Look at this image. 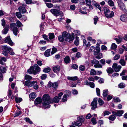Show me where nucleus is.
Instances as JSON below:
<instances>
[{"instance_id": "nucleus-45", "label": "nucleus", "mask_w": 127, "mask_h": 127, "mask_svg": "<svg viewBox=\"0 0 127 127\" xmlns=\"http://www.w3.org/2000/svg\"><path fill=\"white\" fill-rule=\"evenodd\" d=\"M25 78L26 80H31L32 77L29 75L26 74L25 76Z\"/></svg>"}, {"instance_id": "nucleus-25", "label": "nucleus", "mask_w": 127, "mask_h": 127, "mask_svg": "<svg viewBox=\"0 0 127 127\" xmlns=\"http://www.w3.org/2000/svg\"><path fill=\"white\" fill-rule=\"evenodd\" d=\"M48 36L49 40H51L54 38L55 36L54 33H49L48 34Z\"/></svg>"}, {"instance_id": "nucleus-64", "label": "nucleus", "mask_w": 127, "mask_h": 127, "mask_svg": "<svg viewBox=\"0 0 127 127\" xmlns=\"http://www.w3.org/2000/svg\"><path fill=\"white\" fill-rule=\"evenodd\" d=\"M1 22L2 26L3 27H4L6 24V22L5 20L4 19L1 20Z\"/></svg>"}, {"instance_id": "nucleus-1", "label": "nucleus", "mask_w": 127, "mask_h": 127, "mask_svg": "<svg viewBox=\"0 0 127 127\" xmlns=\"http://www.w3.org/2000/svg\"><path fill=\"white\" fill-rule=\"evenodd\" d=\"M43 102L42 103V106L43 108L45 109L46 108H50V103H52L51 100H50V98L49 95L47 94L44 95L43 97Z\"/></svg>"}, {"instance_id": "nucleus-7", "label": "nucleus", "mask_w": 127, "mask_h": 127, "mask_svg": "<svg viewBox=\"0 0 127 127\" xmlns=\"http://www.w3.org/2000/svg\"><path fill=\"white\" fill-rule=\"evenodd\" d=\"M118 3L119 6L121 9L127 14V11L126 9V7L122 1L121 0H118Z\"/></svg>"}, {"instance_id": "nucleus-4", "label": "nucleus", "mask_w": 127, "mask_h": 127, "mask_svg": "<svg viewBox=\"0 0 127 127\" xmlns=\"http://www.w3.org/2000/svg\"><path fill=\"white\" fill-rule=\"evenodd\" d=\"M103 10L105 16L107 18H111L113 16L114 14L113 11L110 12L109 9L106 7H104Z\"/></svg>"}, {"instance_id": "nucleus-29", "label": "nucleus", "mask_w": 127, "mask_h": 127, "mask_svg": "<svg viewBox=\"0 0 127 127\" xmlns=\"http://www.w3.org/2000/svg\"><path fill=\"white\" fill-rule=\"evenodd\" d=\"M36 94L34 92H32L29 95V97L30 98H34L36 97Z\"/></svg>"}, {"instance_id": "nucleus-42", "label": "nucleus", "mask_w": 127, "mask_h": 127, "mask_svg": "<svg viewBox=\"0 0 127 127\" xmlns=\"http://www.w3.org/2000/svg\"><path fill=\"white\" fill-rule=\"evenodd\" d=\"M118 86L120 88H124L125 87V84L123 83H121L119 84Z\"/></svg>"}, {"instance_id": "nucleus-16", "label": "nucleus", "mask_w": 127, "mask_h": 127, "mask_svg": "<svg viewBox=\"0 0 127 127\" xmlns=\"http://www.w3.org/2000/svg\"><path fill=\"white\" fill-rule=\"evenodd\" d=\"M120 20L122 22H127V15L125 14L122 15L120 17Z\"/></svg>"}, {"instance_id": "nucleus-30", "label": "nucleus", "mask_w": 127, "mask_h": 127, "mask_svg": "<svg viewBox=\"0 0 127 127\" xmlns=\"http://www.w3.org/2000/svg\"><path fill=\"white\" fill-rule=\"evenodd\" d=\"M108 90L107 89L103 91V95L104 97H106L108 95Z\"/></svg>"}, {"instance_id": "nucleus-27", "label": "nucleus", "mask_w": 127, "mask_h": 127, "mask_svg": "<svg viewBox=\"0 0 127 127\" xmlns=\"http://www.w3.org/2000/svg\"><path fill=\"white\" fill-rule=\"evenodd\" d=\"M119 63L122 66H125L126 64V62L124 59H120Z\"/></svg>"}, {"instance_id": "nucleus-59", "label": "nucleus", "mask_w": 127, "mask_h": 127, "mask_svg": "<svg viewBox=\"0 0 127 127\" xmlns=\"http://www.w3.org/2000/svg\"><path fill=\"white\" fill-rule=\"evenodd\" d=\"M96 91L97 95L98 96H99L100 93V89L98 88H96Z\"/></svg>"}, {"instance_id": "nucleus-15", "label": "nucleus", "mask_w": 127, "mask_h": 127, "mask_svg": "<svg viewBox=\"0 0 127 127\" xmlns=\"http://www.w3.org/2000/svg\"><path fill=\"white\" fill-rule=\"evenodd\" d=\"M84 120V119L81 118H80L79 120L76 122L75 123V125L78 127L82 125V122H83Z\"/></svg>"}, {"instance_id": "nucleus-5", "label": "nucleus", "mask_w": 127, "mask_h": 127, "mask_svg": "<svg viewBox=\"0 0 127 127\" xmlns=\"http://www.w3.org/2000/svg\"><path fill=\"white\" fill-rule=\"evenodd\" d=\"M10 27L13 31L14 35H17L19 32L18 31V28L16 27V24L14 23H10Z\"/></svg>"}, {"instance_id": "nucleus-17", "label": "nucleus", "mask_w": 127, "mask_h": 127, "mask_svg": "<svg viewBox=\"0 0 127 127\" xmlns=\"http://www.w3.org/2000/svg\"><path fill=\"white\" fill-rule=\"evenodd\" d=\"M9 26L8 25H6L5 26L2 32L3 34H6L7 33L9 30Z\"/></svg>"}, {"instance_id": "nucleus-43", "label": "nucleus", "mask_w": 127, "mask_h": 127, "mask_svg": "<svg viewBox=\"0 0 127 127\" xmlns=\"http://www.w3.org/2000/svg\"><path fill=\"white\" fill-rule=\"evenodd\" d=\"M16 24L17 26L19 28L20 27L22 26H23V25H22L21 22L19 20L17 21Z\"/></svg>"}, {"instance_id": "nucleus-60", "label": "nucleus", "mask_w": 127, "mask_h": 127, "mask_svg": "<svg viewBox=\"0 0 127 127\" xmlns=\"http://www.w3.org/2000/svg\"><path fill=\"white\" fill-rule=\"evenodd\" d=\"M86 2L87 5H90L91 4V0H85Z\"/></svg>"}, {"instance_id": "nucleus-14", "label": "nucleus", "mask_w": 127, "mask_h": 127, "mask_svg": "<svg viewBox=\"0 0 127 127\" xmlns=\"http://www.w3.org/2000/svg\"><path fill=\"white\" fill-rule=\"evenodd\" d=\"M48 86L50 87H53L54 88H56L58 87V83L57 82H55L52 83L51 82H49L48 84Z\"/></svg>"}, {"instance_id": "nucleus-53", "label": "nucleus", "mask_w": 127, "mask_h": 127, "mask_svg": "<svg viewBox=\"0 0 127 127\" xmlns=\"http://www.w3.org/2000/svg\"><path fill=\"white\" fill-rule=\"evenodd\" d=\"M45 4L48 8H51L53 7V4L50 2L46 3Z\"/></svg>"}, {"instance_id": "nucleus-26", "label": "nucleus", "mask_w": 127, "mask_h": 127, "mask_svg": "<svg viewBox=\"0 0 127 127\" xmlns=\"http://www.w3.org/2000/svg\"><path fill=\"white\" fill-rule=\"evenodd\" d=\"M70 59L69 56H66L64 58V61L66 64H67L70 63Z\"/></svg>"}, {"instance_id": "nucleus-20", "label": "nucleus", "mask_w": 127, "mask_h": 127, "mask_svg": "<svg viewBox=\"0 0 127 127\" xmlns=\"http://www.w3.org/2000/svg\"><path fill=\"white\" fill-rule=\"evenodd\" d=\"M60 67L59 65H57L54 67L53 68V70L55 73L59 72L60 70Z\"/></svg>"}, {"instance_id": "nucleus-22", "label": "nucleus", "mask_w": 127, "mask_h": 127, "mask_svg": "<svg viewBox=\"0 0 127 127\" xmlns=\"http://www.w3.org/2000/svg\"><path fill=\"white\" fill-rule=\"evenodd\" d=\"M51 51L50 49H47L45 51L44 55L46 57H48L50 55V52Z\"/></svg>"}, {"instance_id": "nucleus-49", "label": "nucleus", "mask_w": 127, "mask_h": 127, "mask_svg": "<svg viewBox=\"0 0 127 127\" xmlns=\"http://www.w3.org/2000/svg\"><path fill=\"white\" fill-rule=\"evenodd\" d=\"M100 62L102 66L104 65L105 64V61L104 59H103L100 60Z\"/></svg>"}, {"instance_id": "nucleus-18", "label": "nucleus", "mask_w": 127, "mask_h": 127, "mask_svg": "<svg viewBox=\"0 0 127 127\" xmlns=\"http://www.w3.org/2000/svg\"><path fill=\"white\" fill-rule=\"evenodd\" d=\"M74 39V37L70 35L68 36L67 37V36L66 37L65 41H68L69 42H71Z\"/></svg>"}, {"instance_id": "nucleus-10", "label": "nucleus", "mask_w": 127, "mask_h": 127, "mask_svg": "<svg viewBox=\"0 0 127 127\" xmlns=\"http://www.w3.org/2000/svg\"><path fill=\"white\" fill-rule=\"evenodd\" d=\"M112 113L113 114L116 116L120 117L122 116V115L123 114L124 111L123 110H116L115 111H112Z\"/></svg>"}, {"instance_id": "nucleus-38", "label": "nucleus", "mask_w": 127, "mask_h": 127, "mask_svg": "<svg viewBox=\"0 0 127 127\" xmlns=\"http://www.w3.org/2000/svg\"><path fill=\"white\" fill-rule=\"evenodd\" d=\"M24 120H25L26 122H28L30 124H33L32 122L28 118L26 117L25 118Z\"/></svg>"}, {"instance_id": "nucleus-9", "label": "nucleus", "mask_w": 127, "mask_h": 127, "mask_svg": "<svg viewBox=\"0 0 127 127\" xmlns=\"http://www.w3.org/2000/svg\"><path fill=\"white\" fill-rule=\"evenodd\" d=\"M97 98H95L93 101L91 103V105L92 106V109L93 110H94L97 108Z\"/></svg>"}, {"instance_id": "nucleus-34", "label": "nucleus", "mask_w": 127, "mask_h": 127, "mask_svg": "<svg viewBox=\"0 0 127 127\" xmlns=\"http://www.w3.org/2000/svg\"><path fill=\"white\" fill-rule=\"evenodd\" d=\"M69 95L68 94H67V95H66L65 94L63 96V97L62 99V101L64 102L66 101L67 100V96H69Z\"/></svg>"}, {"instance_id": "nucleus-54", "label": "nucleus", "mask_w": 127, "mask_h": 127, "mask_svg": "<svg viewBox=\"0 0 127 127\" xmlns=\"http://www.w3.org/2000/svg\"><path fill=\"white\" fill-rule=\"evenodd\" d=\"M109 5L110 6H113L114 5V3L112 0H109L108 1Z\"/></svg>"}, {"instance_id": "nucleus-46", "label": "nucleus", "mask_w": 127, "mask_h": 127, "mask_svg": "<svg viewBox=\"0 0 127 127\" xmlns=\"http://www.w3.org/2000/svg\"><path fill=\"white\" fill-rule=\"evenodd\" d=\"M22 99L21 98H17L16 97H15V100L17 103L20 102L22 101Z\"/></svg>"}, {"instance_id": "nucleus-31", "label": "nucleus", "mask_w": 127, "mask_h": 127, "mask_svg": "<svg viewBox=\"0 0 127 127\" xmlns=\"http://www.w3.org/2000/svg\"><path fill=\"white\" fill-rule=\"evenodd\" d=\"M42 37L44 38L45 40H46L47 41L50 42L51 43H53V42L52 41H50L48 38V36H47L45 34H44L42 35Z\"/></svg>"}, {"instance_id": "nucleus-8", "label": "nucleus", "mask_w": 127, "mask_h": 127, "mask_svg": "<svg viewBox=\"0 0 127 127\" xmlns=\"http://www.w3.org/2000/svg\"><path fill=\"white\" fill-rule=\"evenodd\" d=\"M67 33L66 32H64L62 35H59L58 37L59 40L60 42H63L64 40L65 41Z\"/></svg>"}, {"instance_id": "nucleus-33", "label": "nucleus", "mask_w": 127, "mask_h": 127, "mask_svg": "<svg viewBox=\"0 0 127 127\" xmlns=\"http://www.w3.org/2000/svg\"><path fill=\"white\" fill-rule=\"evenodd\" d=\"M116 118V116L113 114L110 116L108 118V119L110 120L113 121L115 120Z\"/></svg>"}, {"instance_id": "nucleus-3", "label": "nucleus", "mask_w": 127, "mask_h": 127, "mask_svg": "<svg viewBox=\"0 0 127 127\" xmlns=\"http://www.w3.org/2000/svg\"><path fill=\"white\" fill-rule=\"evenodd\" d=\"M1 48L3 50L2 54L4 55L6 57H7L8 53L11 51H12V49L10 47L6 46H3L1 47Z\"/></svg>"}, {"instance_id": "nucleus-48", "label": "nucleus", "mask_w": 127, "mask_h": 127, "mask_svg": "<svg viewBox=\"0 0 127 127\" xmlns=\"http://www.w3.org/2000/svg\"><path fill=\"white\" fill-rule=\"evenodd\" d=\"M91 63L93 64H99V62L98 61L96 60L95 59H94L92 60Z\"/></svg>"}, {"instance_id": "nucleus-52", "label": "nucleus", "mask_w": 127, "mask_h": 127, "mask_svg": "<svg viewBox=\"0 0 127 127\" xmlns=\"http://www.w3.org/2000/svg\"><path fill=\"white\" fill-rule=\"evenodd\" d=\"M102 57V53H100L95 57V58L98 59H99Z\"/></svg>"}, {"instance_id": "nucleus-44", "label": "nucleus", "mask_w": 127, "mask_h": 127, "mask_svg": "<svg viewBox=\"0 0 127 127\" xmlns=\"http://www.w3.org/2000/svg\"><path fill=\"white\" fill-rule=\"evenodd\" d=\"M21 13L19 12H17L16 13V15L18 18H20L22 17V15Z\"/></svg>"}, {"instance_id": "nucleus-41", "label": "nucleus", "mask_w": 127, "mask_h": 127, "mask_svg": "<svg viewBox=\"0 0 127 127\" xmlns=\"http://www.w3.org/2000/svg\"><path fill=\"white\" fill-rule=\"evenodd\" d=\"M50 68L49 67H48L44 69L43 71L45 73H48L50 71Z\"/></svg>"}, {"instance_id": "nucleus-55", "label": "nucleus", "mask_w": 127, "mask_h": 127, "mask_svg": "<svg viewBox=\"0 0 127 127\" xmlns=\"http://www.w3.org/2000/svg\"><path fill=\"white\" fill-rule=\"evenodd\" d=\"M98 18L97 16L95 17L94 19V24L95 25H96L97 22L98 21Z\"/></svg>"}, {"instance_id": "nucleus-28", "label": "nucleus", "mask_w": 127, "mask_h": 127, "mask_svg": "<svg viewBox=\"0 0 127 127\" xmlns=\"http://www.w3.org/2000/svg\"><path fill=\"white\" fill-rule=\"evenodd\" d=\"M6 70V68L5 67L1 66L0 67V71L3 73H5Z\"/></svg>"}, {"instance_id": "nucleus-12", "label": "nucleus", "mask_w": 127, "mask_h": 127, "mask_svg": "<svg viewBox=\"0 0 127 127\" xmlns=\"http://www.w3.org/2000/svg\"><path fill=\"white\" fill-rule=\"evenodd\" d=\"M23 6H20L18 8V10L22 14H24L26 12V9L25 7L24 4H22Z\"/></svg>"}, {"instance_id": "nucleus-50", "label": "nucleus", "mask_w": 127, "mask_h": 127, "mask_svg": "<svg viewBox=\"0 0 127 127\" xmlns=\"http://www.w3.org/2000/svg\"><path fill=\"white\" fill-rule=\"evenodd\" d=\"M91 122L94 125L96 124L97 123L96 119L94 117L92 119Z\"/></svg>"}, {"instance_id": "nucleus-63", "label": "nucleus", "mask_w": 127, "mask_h": 127, "mask_svg": "<svg viewBox=\"0 0 127 127\" xmlns=\"http://www.w3.org/2000/svg\"><path fill=\"white\" fill-rule=\"evenodd\" d=\"M114 99L115 102H118L120 101V100L118 97H114Z\"/></svg>"}, {"instance_id": "nucleus-39", "label": "nucleus", "mask_w": 127, "mask_h": 127, "mask_svg": "<svg viewBox=\"0 0 127 127\" xmlns=\"http://www.w3.org/2000/svg\"><path fill=\"white\" fill-rule=\"evenodd\" d=\"M79 41V38L78 37H76V40H75L74 42V44L76 46L78 45Z\"/></svg>"}, {"instance_id": "nucleus-6", "label": "nucleus", "mask_w": 127, "mask_h": 127, "mask_svg": "<svg viewBox=\"0 0 127 127\" xmlns=\"http://www.w3.org/2000/svg\"><path fill=\"white\" fill-rule=\"evenodd\" d=\"M50 12L55 16H57L60 15L62 16L63 15V14L62 11L55 9H51Z\"/></svg>"}, {"instance_id": "nucleus-58", "label": "nucleus", "mask_w": 127, "mask_h": 127, "mask_svg": "<svg viewBox=\"0 0 127 127\" xmlns=\"http://www.w3.org/2000/svg\"><path fill=\"white\" fill-rule=\"evenodd\" d=\"M57 51V49L55 48H53L52 49V51L51 52L52 54H54Z\"/></svg>"}, {"instance_id": "nucleus-35", "label": "nucleus", "mask_w": 127, "mask_h": 127, "mask_svg": "<svg viewBox=\"0 0 127 127\" xmlns=\"http://www.w3.org/2000/svg\"><path fill=\"white\" fill-rule=\"evenodd\" d=\"M90 74L92 75H95L96 74L95 70L93 69H92L91 70Z\"/></svg>"}, {"instance_id": "nucleus-32", "label": "nucleus", "mask_w": 127, "mask_h": 127, "mask_svg": "<svg viewBox=\"0 0 127 127\" xmlns=\"http://www.w3.org/2000/svg\"><path fill=\"white\" fill-rule=\"evenodd\" d=\"M106 71L108 73L111 74L113 72L114 70L113 68L109 67L107 69Z\"/></svg>"}, {"instance_id": "nucleus-2", "label": "nucleus", "mask_w": 127, "mask_h": 127, "mask_svg": "<svg viewBox=\"0 0 127 127\" xmlns=\"http://www.w3.org/2000/svg\"><path fill=\"white\" fill-rule=\"evenodd\" d=\"M40 71V68L37 64H35L33 66H31L28 69L27 72L30 74H32L35 75Z\"/></svg>"}, {"instance_id": "nucleus-47", "label": "nucleus", "mask_w": 127, "mask_h": 127, "mask_svg": "<svg viewBox=\"0 0 127 127\" xmlns=\"http://www.w3.org/2000/svg\"><path fill=\"white\" fill-rule=\"evenodd\" d=\"M117 47V45L115 43H113L112 44L111 47V49H116Z\"/></svg>"}, {"instance_id": "nucleus-36", "label": "nucleus", "mask_w": 127, "mask_h": 127, "mask_svg": "<svg viewBox=\"0 0 127 127\" xmlns=\"http://www.w3.org/2000/svg\"><path fill=\"white\" fill-rule=\"evenodd\" d=\"M79 69L80 71H84L85 70L86 68L84 65H81L79 66Z\"/></svg>"}, {"instance_id": "nucleus-13", "label": "nucleus", "mask_w": 127, "mask_h": 127, "mask_svg": "<svg viewBox=\"0 0 127 127\" xmlns=\"http://www.w3.org/2000/svg\"><path fill=\"white\" fill-rule=\"evenodd\" d=\"M4 41L5 43H8L11 46L13 45L14 44L9 36L6 37Z\"/></svg>"}, {"instance_id": "nucleus-51", "label": "nucleus", "mask_w": 127, "mask_h": 127, "mask_svg": "<svg viewBox=\"0 0 127 127\" xmlns=\"http://www.w3.org/2000/svg\"><path fill=\"white\" fill-rule=\"evenodd\" d=\"M94 66L95 68H102V66L101 64H96L94 65Z\"/></svg>"}, {"instance_id": "nucleus-40", "label": "nucleus", "mask_w": 127, "mask_h": 127, "mask_svg": "<svg viewBox=\"0 0 127 127\" xmlns=\"http://www.w3.org/2000/svg\"><path fill=\"white\" fill-rule=\"evenodd\" d=\"M110 114V112L109 111L107 110H105L104 111L102 114L104 116H105L106 115H108Z\"/></svg>"}, {"instance_id": "nucleus-24", "label": "nucleus", "mask_w": 127, "mask_h": 127, "mask_svg": "<svg viewBox=\"0 0 127 127\" xmlns=\"http://www.w3.org/2000/svg\"><path fill=\"white\" fill-rule=\"evenodd\" d=\"M67 78L70 80L75 81L78 79V77L77 76L74 77L68 76L67 77Z\"/></svg>"}, {"instance_id": "nucleus-11", "label": "nucleus", "mask_w": 127, "mask_h": 127, "mask_svg": "<svg viewBox=\"0 0 127 127\" xmlns=\"http://www.w3.org/2000/svg\"><path fill=\"white\" fill-rule=\"evenodd\" d=\"M112 67L115 72H118L120 70L122 66L120 65H118L116 63H114L112 65Z\"/></svg>"}, {"instance_id": "nucleus-19", "label": "nucleus", "mask_w": 127, "mask_h": 127, "mask_svg": "<svg viewBox=\"0 0 127 127\" xmlns=\"http://www.w3.org/2000/svg\"><path fill=\"white\" fill-rule=\"evenodd\" d=\"M23 83L26 86L28 87H30L32 86V82H31L30 80H27L25 81V82H23Z\"/></svg>"}, {"instance_id": "nucleus-23", "label": "nucleus", "mask_w": 127, "mask_h": 127, "mask_svg": "<svg viewBox=\"0 0 127 127\" xmlns=\"http://www.w3.org/2000/svg\"><path fill=\"white\" fill-rule=\"evenodd\" d=\"M60 99L58 97V96H55L53 98V100H51V102H52V103L53 102L56 103H58L59 102Z\"/></svg>"}, {"instance_id": "nucleus-57", "label": "nucleus", "mask_w": 127, "mask_h": 127, "mask_svg": "<svg viewBox=\"0 0 127 127\" xmlns=\"http://www.w3.org/2000/svg\"><path fill=\"white\" fill-rule=\"evenodd\" d=\"M97 46H96L95 50L96 51H98V52H100V49L99 47V45L98 43L96 44Z\"/></svg>"}, {"instance_id": "nucleus-62", "label": "nucleus", "mask_w": 127, "mask_h": 127, "mask_svg": "<svg viewBox=\"0 0 127 127\" xmlns=\"http://www.w3.org/2000/svg\"><path fill=\"white\" fill-rule=\"evenodd\" d=\"M89 85L92 88H94L95 84L93 82H90V84Z\"/></svg>"}, {"instance_id": "nucleus-61", "label": "nucleus", "mask_w": 127, "mask_h": 127, "mask_svg": "<svg viewBox=\"0 0 127 127\" xmlns=\"http://www.w3.org/2000/svg\"><path fill=\"white\" fill-rule=\"evenodd\" d=\"M46 78V74H42L41 77V79L42 80H45Z\"/></svg>"}, {"instance_id": "nucleus-21", "label": "nucleus", "mask_w": 127, "mask_h": 127, "mask_svg": "<svg viewBox=\"0 0 127 127\" xmlns=\"http://www.w3.org/2000/svg\"><path fill=\"white\" fill-rule=\"evenodd\" d=\"M42 99L40 97H38L36 98L34 102V104L35 105H37L40 104L42 102Z\"/></svg>"}, {"instance_id": "nucleus-56", "label": "nucleus", "mask_w": 127, "mask_h": 127, "mask_svg": "<svg viewBox=\"0 0 127 127\" xmlns=\"http://www.w3.org/2000/svg\"><path fill=\"white\" fill-rule=\"evenodd\" d=\"M120 57V55L119 54H117L115 55V56L114 57V60H117L119 59Z\"/></svg>"}, {"instance_id": "nucleus-37", "label": "nucleus", "mask_w": 127, "mask_h": 127, "mask_svg": "<svg viewBox=\"0 0 127 127\" xmlns=\"http://www.w3.org/2000/svg\"><path fill=\"white\" fill-rule=\"evenodd\" d=\"M98 104L100 106H102L104 103V102L100 98H99L98 99Z\"/></svg>"}]
</instances>
